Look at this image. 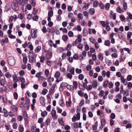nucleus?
<instances>
[{
	"label": "nucleus",
	"mask_w": 132,
	"mask_h": 132,
	"mask_svg": "<svg viewBox=\"0 0 132 132\" xmlns=\"http://www.w3.org/2000/svg\"><path fill=\"white\" fill-rule=\"evenodd\" d=\"M24 108H26L27 110H28L29 108V103H25L24 105Z\"/></svg>",
	"instance_id": "20"
},
{
	"label": "nucleus",
	"mask_w": 132,
	"mask_h": 132,
	"mask_svg": "<svg viewBox=\"0 0 132 132\" xmlns=\"http://www.w3.org/2000/svg\"><path fill=\"white\" fill-rule=\"evenodd\" d=\"M43 118H40L38 119V122L39 123L41 124L42 122H43Z\"/></svg>",
	"instance_id": "52"
},
{
	"label": "nucleus",
	"mask_w": 132,
	"mask_h": 132,
	"mask_svg": "<svg viewBox=\"0 0 132 132\" xmlns=\"http://www.w3.org/2000/svg\"><path fill=\"white\" fill-rule=\"evenodd\" d=\"M36 128V127L34 126H32L31 127V131L32 132H35Z\"/></svg>",
	"instance_id": "53"
},
{
	"label": "nucleus",
	"mask_w": 132,
	"mask_h": 132,
	"mask_svg": "<svg viewBox=\"0 0 132 132\" xmlns=\"http://www.w3.org/2000/svg\"><path fill=\"white\" fill-rule=\"evenodd\" d=\"M62 39L65 42L68 39V36L67 35H63L62 37Z\"/></svg>",
	"instance_id": "16"
},
{
	"label": "nucleus",
	"mask_w": 132,
	"mask_h": 132,
	"mask_svg": "<svg viewBox=\"0 0 132 132\" xmlns=\"http://www.w3.org/2000/svg\"><path fill=\"white\" fill-rule=\"evenodd\" d=\"M32 6L34 7L36 5L35 1L34 0H32L31 1V3Z\"/></svg>",
	"instance_id": "62"
},
{
	"label": "nucleus",
	"mask_w": 132,
	"mask_h": 132,
	"mask_svg": "<svg viewBox=\"0 0 132 132\" xmlns=\"http://www.w3.org/2000/svg\"><path fill=\"white\" fill-rule=\"evenodd\" d=\"M42 74L43 73L42 72H40L36 73L35 75V76L37 78H38L40 76L42 75Z\"/></svg>",
	"instance_id": "42"
},
{
	"label": "nucleus",
	"mask_w": 132,
	"mask_h": 132,
	"mask_svg": "<svg viewBox=\"0 0 132 132\" xmlns=\"http://www.w3.org/2000/svg\"><path fill=\"white\" fill-rule=\"evenodd\" d=\"M110 6V4L109 3H106L104 7H105V9L107 10L109 9Z\"/></svg>",
	"instance_id": "26"
},
{
	"label": "nucleus",
	"mask_w": 132,
	"mask_h": 132,
	"mask_svg": "<svg viewBox=\"0 0 132 132\" xmlns=\"http://www.w3.org/2000/svg\"><path fill=\"white\" fill-rule=\"evenodd\" d=\"M12 110L14 112H16L17 110V107L15 105H13L11 106Z\"/></svg>",
	"instance_id": "15"
},
{
	"label": "nucleus",
	"mask_w": 132,
	"mask_h": 132,
	"mask_svg": "<svg viewBox=\"0 0 132 132\" xmlns=\"http://www.w3.org/2000/svg\"><path fill=\"white\" fill-rule=\"evenodd\" d=\"M31 6L30 4H28L27 5V7L28 10H30L31 9Z\"/></svg>",
	"instance_id": "61"
},
{
	"label": "nucleus",
	"mask_w": 132,
	"mask_h": 132,
	"mask_svg": "<svg viewBox=\"0 0 132 132\" xmlns=\"http://www.w3.org/2000/svg\"><path fill=\"white\" fill-rule=\"evenodd\" d=\"M82 14L81 13H79L78 14V17L79 20H81L82 19Z\"/></svg>",
	"instance_id": "31"
},
{
	"label": "nucleus",
	"mask_w": 132,
	"mask_h": 132,
	"mask_svg": "<svg viewBox=\"0 0 132 132\" xmlns=\"http://www.w3.org/2000/svg\"><path fill=\"white\" fill-rule=\"evenodd\" d=\"M99 4V3L97 1H95L93 3V6L95 7H97V5Z\"/></svg>",
	"instance_id": "40"
},
{
	"label": "nucleus",
	"mask_w": 132,
	"mask_h": 132,
	"mask_svg": "<svg viewBox=\"0 0 132 132\" xmlns=\"http://www.w3.org/2000/svg\"><path fill=\"white\" fill-rule=\"evenodd\" d=\"M50 121V119L48 118L45 121V124L47 126L48 125V124Z\"/></svg>",
	"instance_id": "56"
},
{
	"label": "nucleus",
	"mask_w": 132,
	"mask_h": 132,
	"mask_svg": "<svg viewBox=\"0 0 132 132\" xmlns=\"http://www.w3.org/2000/svg\"><path fill=\"white\" fill-rule=\"evenodd\" d=\"M72 45L71 44H68L67 45V47L66 48V50H70V48L71 47Z\"/></svg>",
	"instance_id": "64"
},
{
	"label": "nucleus",
	"mask_w": 132,
	"mask_h": 132,
	"mask_svg": "<svg viewBox=\"0 0 132 132\" xmlns=\"http://www.w3.org/2000/svg\"><path fill=\"white\" fill-rule=\"evenodd\" d=\"M109 84V81L108 80H106L104 82L103 84V87L106 88L108 86V84Z\"/></svg>",
	"instance_id": "13"
},
{
	"label": "nucleus",
	"mask_w": 132,
	"mask_h": 132,
	"mask_svg": "<svg viewBox=\"0 0 132 132\" xmlns=\"http://www.w3.org/2000/svg\"><path fill=\"white\" fill-rule=\"evenodd\" d=\"M77 85L78 83L76 81H74L73 82V87L75 88L76 89H77Z\"/></svg>",
	"instance_id": "23"
},
{
	"label": "nucleus",
	"mask_w": 132,
	"mask_h": 132,
	"mask_svg": "<svg viewBox=\"0 0 132 132\" xmlns=\"http://www.w3.org/2000/svg\"><path fill=\"white\" fill-rule=\"evenodd\" d=\"M60 75V73L59 71H57L55 73L54 77L56 78L59 77Z\"/></svg>",
	"instance_id": "10"
},
{
	"label": "nucleus",
	"mask_w": 132,
	"mask_h": 132,
	"mask_svg": "<svg viewBox=\"0 0 132 132\" xmlns=\"http://www.w3.org/2000/svg\"><path fill=\"white\" fill-rule=\"evenodd\" d=\"M83 35L84 36H86L88 34L87 30L84 28L83 29Z\"/></svg>",
	"instance_id": "24"
},
{
	"label": "nucleus",
	"mask_w": 132,
	"mask_h": 132,
	"mask_svg": "<svg viewBox=\"0 0 132 132\" xmlns=\"http://www.w3.org/2000/svg\"><path fill=\"white\" fill-rule=\"evenodd\" d=\"M19 3L18 0H14L13 2L11 3V4L12 9L14 10L17 11L19 10V7L18 6Z\"/></svg>",
	"instance_id": "1"
},
{
	"label": "nucleus",
	"mask_w": 132,
	"mask_h": 132,
	"mask_svg": "<svg viewBox=\"0 0 132 132\" xmlns=\"http://www.w3.org/2000/svg\"><path fill=\"white\" fill-rule=\"evenodd\" d=\"M73 58L75 60H78L79 59V56L77 54L75 53L74 55Z\"/></svg>",
	"instance_id": "32"
},
{
	"label": "nucleus",
	"mask_w": 132,
	"mask_h": 132,
	"mask_svg": "<svg viewBox=\"0 0 132 132\" xmlns=\"http://www.w3.org/2000/svg\"><path fill=\"white\" fill-rule=\"evenodd\" d=\"M53 11H48V16H50V17H52L53 16Z\"/></svg>",
	"instance_id": "33"
},
{
	"label": "nucleus",
	"mask_w": 132,
	"mask_h": 132,
	"mask_svg": "<svg viewBox=\"0 0 132 132\" xmlns=\"http://www.w3.org/2000/svg\"><path fill=\"white\" fill-rule=\"evenodd\" d=\"M83 47V44H82L81 43H80V44H78L77 46V48L80 49L82 48Z\"/></svg>",
	"instance_id": "47"
},
{
	"label": "nucleus",
	"mask_w": 132,
	"mask_h": 132,
	"mask_svg": "<svg viewBox=\"0 0 132 132\" xmlns=\"http://www.w3.org/2000/svg\"><path fill=\"white\" fill-rule=\"evenodd\" d=\"M37 55V54L28 55V58L29 59V62L31 63L34 62V61H35Z\"/></svg>",
	"instance_id": "2"
},
{
	"label": "nucleus",
	"mask_w": 132,
	"mask_h": 132,
	"mask_svg": "<svg viewBox=\"0 0 132 132\" xmlns=\"http://www.w3.org/2000/svg\"><path fill=\"white\" fill-rule=\"evenodd\" d=\"M132 35V33L131 32L128 31L127 32V39L128 40L130 39Z\"/></svg>",
	"instance_id": "11"
},
{
	"label": "nucleus",
	"mask_w": 132,
	"mask_h": 132,
	"mask_svg": "<svg viewBox=\"0 0 132 132\" xmlns=\"http://www.w3.org/2000/svg\"><path fill=\"white\" fill-rule=\"evenodd\" d=\"M38 19V15H36L33 17L32 19L33 20L36 21Z\"/></svg>",
	"instance_id": "39"
},
{
	"label": "nucleus",
	"mask_w": 132,
	"mask_h": 132,
	"mask_svg": "<svg viewBox=\"0 0 132 132\" xmlns=\"http://www.w3.org/2000/svg\"><path fill=\"white\" fill-rule=\"evenodd\" d=\"M19 128V132H23L24 130V128L23 126H21V125H20Z\"/></svg>",
	"instance_id": "36"
},
{
	"label": "nucleus",
	"mask_w": 132,
	"mask_h": 132,
	"mask_svg": "<svg viewBox=\"0 0 132 132\" xmlns=\"http://www.w3.org/2000/svg\"><path fill=\"white\" fill-rule=\"evenodd\" d=\"M82 37V36L80 34L79 35L77 36L78 40L77 42H81V38Z\"/></svg>",
	"instance_id": "17"
},
{
	"label": "nucleus",
	"mask_w": 132,
	"mask_h": 132,
	"mask_svg": "<svg viewBox=\"0 0 132 132\" xmlns=\"http://www.w3.org/2000/svg\"><path fill=\"white\" fill-rule=\"evenodd\" d=\"M127 14L128 15V19H132V14L129 12H127Z\"/></svg>",
	"instance_id": "49"
},
{
	"label": "nucleus",
	"mask_w": 132,
	"mask_h": 132,
	"mask_svg": "<svg viewBox=\"0 0 132 132\" xmlns=\"http://www.w3.org/2000/svg\"><path fill=\"white\" fill-rule=\"evenodd\" d=\"M118 36L119 38L120 39H122L124 38V36L122 34V32H119L118 34Z\"/></svg>",
	"instance_id": "12"
},
{
	"label": "nucleus",
	"mask_w": 132,
	"mask_h": 132,
	"mask_svg": "<svg viewBox=\"0 0 132 132\" xmlns=\"http://www.w3.org/2000/svg\"><path fill=\"white\" fill-rule=\"evenodd\" d=\"M78 77L79 79L82 80L84 79V76L82 74H80L79 75Z\"/></svg>",
	"instance_id": "34"
},
{
	"label": "nucleus",
	"mask_w": 132,
	"mask_h": 132,
	"mask_svg": "<svg viewBox=\"0 0 132 132\" xmlns=\"http://www.w3.org/2000/svg\"><path fill=\"white\" fill-rule=\"evenodd\" d=\"M110 117L112 119H114L115 118V115L113 113H112L110 115Z\"/></svg>",
	"instance_id": "57"
},
{
	"label": "nucleus",
	"mask_w": 132,
	"mask_h": 132,
	"mask_svg": "<svg viewBox=\"0 0 132 132\" xmlns=\"http://www.w3.org/2000/svg\"><path fill=\"white\" fill-rule=\"evenodd\" d=\"M75 71L77 73H80L81 72L82 70L81 69L76 68L75 69Z\"/></svg>",
	"instance_id": "41"
},
{
	"label": "nucleus",
	"mask_w": 132,
	"mask_h": 132,
	"mask_svg": "<svg viewBox=\"0 0 132 132\" xmlns=\"http://www.w3.org/2000/svg\"><path fill=\"white\" fill-rule=\"evenodd\" d=\"M132 79V76L131 75H128L127 77V80L128 81H130Z\"/></svg>",
	"instance_id": "46"
},
{
	"label": "nucleus",
	"mask_w": 132,
	"mask_h": 132,
	"mask_svg": "<svg viewBox=\"0 0 132 132\" xmlns=\"http://www.w3.org/2000/svg\"><path fill=\"white\" fill-rule=\"evenodd\" d=\"M60 85H61L63 87L66 86L67 88L68 89V88H69V87H68L67 86H69V85H68V84L66 82H63L60 84Z\"/></svg>",
	"instance_id": "14"
},
{
	"label": "nucleus",
	"mask_w": 132,
	"mask_h": 132,
	"mask_svg": "<svg viewBox=\"0 0 132 132\" xmlns=\"http://www.w3.org/2000/svg\"><path fill=\"white\" fill-rule=\"evenodd\" d=\"M27 61V57H24L23 59V63L25 64H26Z\"/></svg>",
	"instance_id": "28"
},
{
	"label": "nucleus",
	"mask_w": 132,
	"mask_h": 132,
	"mask_svg": "<svg viewBox=\"0 0 132 132\" xmlns=\"http://www.w3.org/2000/svg\"><path fill=\"white\" fill-rule=\"evenodd\" d=\"M39 100L41 104L43 106L45 105V103L44 102L45 99L43 97L41 96Z\"/></svg>",
	"instance_id": "4"
},
{
	"label": "nucleus",
	"mask_w": 132,
	"mask_h": 132,
	"mask_svg": "<svg viewBox=\"0 0 132 132\" xmlns=\"http://www.w3.org/2000/svg\"><path fill=\"white\" fill-rule=\"evenodd\" d=\"M78 94L80 96H83L84 95V94L81 91L78 90Z\"/></svg>",
	"instance_id": "59"
},
{
	"label": "nucleus",
	"mask_w": 132,
	"mask_h": 132,
	"mask_svg": "<svg viewBox=\"0 0 132 132\" xmlns=\"http://www.w3.org/2000/svg\"><path fill=\"white\" fill-rule=\"evenodd\" d=\"M38 10L36 8H34L33 10V11L32 14L34 15H35L37 13Z\"/></svg>",
	"instance_id": "38"
},
{
	"label": "nucleus",
	"mask_w": 132,
	"mask_h": 132,
	"mask_svg": "<svg viewBox=\"0 0 132 132\" xmlns=\"http://www.w3.org/2000/svg\"><path fill=\"white\" fill-rule=\"evenodd\" d=\"M92 85L93 87H96L97 86V83L96 81L94 80L92 82Z\"/></svg>",
	"instance_id": "27"
},
{
	"label": "nucleus",
	"mask_w": 132,
	"mask_h": 132,
	"mask_svg": "<svg viewBox=\"0 0 132 132\" xmlns=\"http://www.w3.org/2000/svg\"><path fill=\"white\" fill-rule=\"evenodd\" d=\"M23 117L25 118V117L27 118L28 117L27 114L26 112V111L24 110L23 112Z\"/></svg>",
	"instance_id": "43"
},
{
	"label": "nucleus",
	"mask_w": 132,
	"mask_h": 132,
	"mask_svg": "<svg viewBox=\"0 0 132 132\" xmlns=\"http://www.w3.org/2000/svg\"><path fill=\"white\" fill-rule=\"evenodd\" d=\"M2 100L4 103H6L7 102V97L6 96L4 97L3 96Z\"/></svg>",
	"instance_id": "58"
},
{
	"label": "nucleus",
	"mask_w": 132,
	"mask_h": 132,
	"mask_svg": "<svg viewBox=\"0 0 132 132\" xmlns=\"http://www.w3.org/2000/svg\"><path fill=\"white\" fill-rule=\"evenodd\" d=\"M13 81L14 82H16L18 81V79H17V77L15 74L13 76Z\"/></svg>",
	"instance_id": "18"
},
{
	"label": "nucleus",
	"mask_w": 132,
	"mask_h": 132,
	"mask_svg": "<svg viewBox=\"0 0 132 132\" xmlns=\"http://www.w3.org/2000/svg\"><path fill=\"white\" fill-rule=\"evenodd\" d=\"M5 76L6 78H8L11 77V75L9 72H7L5 74Z\"/></svg>",
	"instance_id": "45"
},
{
	"label": "nucleus",
	"mask_w": 132,
	"mask_h": 132,
	"mask_svg": "<svg viewBox=\"0 0 132 132\" xmlns=\"http://www.w3.org/2000/svg\"><path fill=\"white\" fill-rule=\"evenodd\" d=\"M41 49V47L40 46H38L35 50V51L36 53L39 52Z\"/></svg>",
	"instance_id": "21"
},
{
	"label": "nucleus",
	"mask_w": 132,
	"mask_h": 132,
	"mask_svg": "<svg viewBox=\"0 0 132 132\" xmlns=\"http://www.w3.org/2000/svg\"><path fill=\"white\" fill-rule=\"evenodd\" d=\"M62 119V118H61V119L58 118V121L59 123H60L61 125H63L64 126V122Z\"/></svg>",
	"instance_id": "22"
},
{
	"label": "nucleus",
	"mask_w": 132,
	"mask_h": 132,
	"mask_svg": "<svg viewBox=\"0 0 132 132\" xmlns=\"http://www.w3.org/2000/svg\"><path fill=\"white\" fill-rule=\"evenodd\" d=\"M108 84L109 85V88H111L113 87V84L112 82H110Z\"/></svg>",
	"instance_id": "51"
},
{
	"label": "nucleus",
	"mask_w": 132,
	"mask_h": 132,
	"mask_svg": "<svg viewBox=\"0 0 132 132\" xmlns=\"http://www.w3.org/2000/svg\"><path fill=\"white\" fill-rule=\"evenodd\" d=\"M68 36L70 37H72L73 36V32L71 31H69L68 33Z\"/></svg>",
	"instance_id": "29"
},
{
	"label": "nucleus",
	"mask_w": 132,
	"mask_h": 132,
	"mask_svg": "<svg viewBox=\"0 0 132 132\" xmlns=\"http://www.w3.org/2000/svg\"><path fill=\"white\" fill-rule=\"evenodd\" d=\"M92 66L90 65H88L86 67V70L88 71H90L91 69Z\"/></svg>",
	"instance_id": "54"
},
{
	"label": "nucleus",
	"mask_w": 132,
	"mask_h": 132,
	"mask_svg": "<svg viewBox=\"0 0 132 132\" xmlns=\"http://www.w3.org/2000/svg\"><path fill=\"white\" fill-rule=\"evenodd\" d=\"M110 43L109 40H106L105 41L104 45L106 46H110Z\"/></svg>",
	"instance_id": "25"
},
{
	"label": "nucleus",
	"mask_w": 132,
	"mask_h": 132,
	"mask_svg": "<svg viewBox=\"0 0 132 132\" xmlns=\"http://www.w3.org/2000/svg\"><path fill=\"white\" fill-rule=\"evenodd\" d=\"M40 111L41 112V116L44 118L45 116L47 114V112L45 111H44L43 112H42L41 110H40Z\"/></svg>",
	"instance_id": "8"
},
{
	"label": "nucleus",
	"mask_w": 132,
	"mask_h": 132,
	"mask_svg": "<svg viewBox=\"0 0 132 132\" xmlns=\"http://www.w3.org/2000/svg\"><path fill=\"white\" fill-rule=\"evenodd\" d=\"M14 98L15 100H17L18 98V95L16 92H14Z\"/></svg>",
	"instance_id": "55"
},
{
	"label": "nucleus",
	"mask_w": 132,
	"mask_h": 132,
	"mask_svg": "<svg viewBox=\"0 0 132 132\" xmlns=\"http://www.w3.org/2000/svg\"><path fill=\"white\" fill-rule=\"evenodd\" d=\"M90 41L93 43H94L95 42V39L93 37H91L89 39Z\"/></svg>",
	"instance_id": "63"
},
{
	"label": "nucleus",
	"mask_w": 132,
	"mask_h": 132,
	"mask_svg": "<svg viewBox=\"0 0 132 132\" xmlns=\"http://www.w3.org/2000/svg\"><path fill=\"white\" fill-rule=\"evenodd\" d=\"M99 59L101 61H102L104 59L103 56L101 53H100L98 56Z\"/></svg>",
	"instance_id": "9"
},
{
	"label": "nucleus",
	"mask_w": 132,
	"mask_h": 132,
	"mask_svg": "<svg viewBox=\"0 0 132 132\" xmlns=\"http://www.w3.org/2000/svg\"><path fill=\"white\" fill-rule=\"evenodd\" d=\"M7 61L9 64L10 66H13L15 64V60L12 56L10 57L8 59Z\"/></svg>",
	"instance_id": "3"
},
{
	"label": "nucleus",
	"mask_w": 132,
	"mask_h": 132,
	"mask_svg": "<svg viewBox=\"0 0 132 132\" xmlns=\"http://www.w3.org/2000/svg\"><path fill=\"white\" fill-rule=\"evenodd\" d=\"M51 114L53 117H55L54 118V119H56L57 118V117L56 116V111L55 110H52L51 112Z\"/></svg>",
	"instance_id": "5"
},
{
	"label": "nucleus",
	"mask_w": 132,
	"mask_h": 132,
	"mask_svg": "<svg viewBox=\"0 0 132 132\" xmlns=\"http://www.w3.org/2000/svg\"><path fill=\"white\" fill-rule=\"evenodd\" d=\"M95 9L94 8L90 9L88 11L89 14L91 15H93L95 13Z\"/></svg>",
	"instance_id": "6"
},
{
	"label": "nucleus",
	"mask_w": 132,
	"mask_h": 132,
	"mask_svg": "<svg viewBox=\"0 0 132 132\" xmlns=\"http://www.w3.org/2000/svg\"><path fill=\"white\" fill-rule=\"evenodd\" d=\"M117 12H119L120 13L122 12V10L121 9L120 7L119 6H118L117 9Z\"/></svg>",
	"instance_id": "50"
},
{
	"label": "nucleus",
	"mask_w": 132,
	"mask_h": 132,
	"mask_svg": "<svg viewBox=\"0 0 132 132\" xmlns=\"http://www.w3.org/2000/svg\"><path fill=\"white\" fill-rule=\"evenodd\" d=\"M105 121L104 119H102L101 120L102 126H103L105 124Z\"/></svg>",
	"instance_id": "60"
},
{
	"label": "nucleus",
	"mask_w": 132,
	"mask_h": 132,
	"mask_svg": "<svg viewBox=\"0 0 132 132\" xmlns=\"http://www.w3.org/2000/svg\"><path fill=\"white\" fill-rule=\"evenodd\" d=\"M31 32H32L33 34H34V37L36 38L37 37V35L36 32H35V30L32 29L31 30Z\"/></svg>",
	"instance_id": "19"
},
{
	"label": "nucleus",
	"mask_w": 132,
	"mask_h": 132,
	"mask_svg": "<svg viewBox=\"0 0 132 132\" xmlns=\"http://www.w3.org/2000/svg\"><path fill=\"white\" fill-rule=\"evenodd\" d=\"M44 72L45 75L46 76H48L49 73V70L47 69H46L45 71Z\"/></svg>",
	"instance_id": "44"
},
{
	"label": "nucleus",
	"mask_w": 132,
	"mask_h": 132,
	"mask_svg": "<svg viewBox=\"0 0 132 132\" xmlns=\"http://www.w3.org/2000/svg\"><path fill=\"white\" fill-rule=\"evenodd\" d=\"M99 5L101 9H104V4L102 3H100L99 4Z\"/></svg>",
	"instance_id": "30"
},
{
	"label": "nucleus",
	"mask_w": 132,
	"mask_h": 132,
	"mask_svg": "<svg viewBox=\"0 0 132 132\" xmlns=\"http://www.w3.org/2000/svg\"><path fill=\"white\" fill-rule=\"evenodd\" d=\"M59 103L60 106H61L63 107L65 105L64 103L63 102V99H62L59 100Z\"/></svg>",
	"instance_id": "7"
},
{
	"label": "nucleus",
	"mask_w": 132,
	"mask_h": 132,
	"mask_svg": "<svg viewBox=\"0 0 132 132\" xmlns=\"http://www.w3.org/2000/svg\"><path fill=\"white\" fill-rule=\"evenodd\" d=\"M48 92L47 89H44L42 91V94L45 95Z\"/></svg>",
	"instance_id": "35"
},
{
	"label": "nucleus",
	"mask_w": 132,
	"mask_h": 132,
	"mask_svg": "<svg viewBox=\"0 0 132 132\" xmlns=\"http://www.w3.org/2000/svg\"><path fill=\"white\" fill-rule=\"evenodd\" d=\"M78 39H76L75 41L73 42L72 44V45L73 46H76V44L78 43V42H77Z\"/></svg>",
	"instance_id": "48"
},
{
	"label": "nucleus",
	"mask_w": 132,
	"mask_h": 132,
	"mask_svg": "<svg viewBox=\"0 0 132 132\" xmlns=\"http://www.w3.org/2000/svg\"><path fill=\"white\" fill-rule=\"evenodd\" d=\"M70 72L71 74L72 75L74 74L75 68L73 67H72L70 70Z\"/></svg>",
	"instance_id": "37"
}]
</instances>
